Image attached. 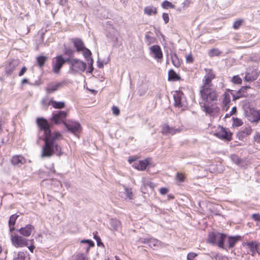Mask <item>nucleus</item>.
<instances>
[{"instance_id": "13d9d810", "label": "nucleus", "mask_w": 260, "mask_h": 260, "mask_svg": "<svg viewBox=\"0 0 260 260\" xmlns=\"http://www.w3.org/2000/svg\"><path fill=\"white\" fill-rule=\"evenodd\" d=\"M76 260H87V259L84 254H80L77 256Z\"/></svg>"}, {"instance_id": "de8ad7c7", "label": "nucleus", "mask_w": 260, "mask_h": 260, "mask_svg": "<svg viewBox=\"0 0 260 260\" xmlns=\"http://www.w3.org/2000/svg\"><path fill=\"white\" fill-rule=\"evenodd\" d=\"M230 95L229 93H225L224 94V99L223 100V103L225 105V106H226L230 102Z\"/></svg>"}, {"instance_id": "423d86ee", "label": "nucleus", "mask_w": 260, "mask_h": 260, "mask_svg": "<svg viewBox=\"0 0 260 260\" xmlns=\"http://www.w3.org/2000/svg\"><path fill=\"white\" fill-rule=\"evenodd\" d=\"M11 241L12 245L16 248L27 246L29 240L18 235H11Z\"/></svg>"}, {"instance_id": "ea45409f", "label": "nucleus", "mask_w": 260, "mask_h": 260, "mask_svg": "<svg viewBox=\"0 0 260 260\" xmlns=\"http://www.w3.org/2000/svg\"><path fill=\"white\" fill-rule=\"evenodd\" d=\"M124 193L125 194L127 199H128L129 200L133 199V193L132 191V189L125 188L124 189Z\"/></svg>"}, {"instance_id": "a211bd4d", "label": "nucleus", "mask_w": 260, "mask_h": 260, "mask_svg": "<svg viewBox=\"0 0 260 260\" xmlns=\"http://www.w3.org/2000/svg\"><path fill=\"white\" fill-rule=\"evenodd\" d=\"M35 227L31 224H27L24 227L21 228L18 232L24 237H28L34 231Z\"/></svg>"}, {"instance_id": "c03bdc74", "label": "nucleus", "mask_w": 260, "mask_h": 260, "mask_svg": "<svg viewBox=\"0 0 260 260\" xmlns=\"http://www.w3.org/2000/svg\"><path fill=\"white\" fill-rule=\"evenodd\" d=\"M232 81L235 84H241L242 83V79L239 75H236L233 77Z\"/></svg>"}, {"instance_id": "f257e3e1", "label": "nucleus", "mask_w": 260, "mask_h": 260, "mask_svg": "<svg viewBox=\"0 0 260 260\" xmlns=\"http://www.w3.org/2000/svg\"><path fill=\"white\" fill-rule=\"evenodd\" d=\"M37 123L39 127L38 143L39 140L45 142V145L41 151L42 158L50 157L54 154L60 156L62 152L61 148L57 143V141L61 138V135L58 132H51L50 124L43 118H38Z\"/></svg>"}, {"instance_id": "5701e85b", "label": "nucleus", "mask_w": 260, "mask_h": 260, "mask_svg": "<svg viewBox=\"0 0 260 260\" xmlns=\"http://www.w3.org/2000/svg\"><path fill=\"white\" fill-rule=\"evenodd\" d=\"M142 185L141 187V188L142 191H143V192H144V193H145V192L144 191V190H145V188L147 186H149L151 189H153V187L155 186V184L151 182L150 181V180H149V179H148L144 177L142 178Z\"/></svg>"}, {"instance_id": "338daca9", "label": "nucleus", "mask_w": 260, "mask_h": 260, "mask_svg": "<svg viewBox=\"0 0 260 260\" xmlns=\"http://www.w3.org/2000/svg\"><path fill=\"white\" fill-rule=\"evenodd\" d=\"M256 252L260 256V242L258 243V245H257V250Z\"/></svg>"}, {"instance_id": "6e6552de", "label": "nucleus", "mask_w": 260, "mask_h": 260, "mask_svg": "<svg viewBox=\"0 0 260 260\" xmlns=\"http://www.w3.org/2000/svg\"><path fill=\"white\" fill-rule=\"evenodd\" d=\"M175 107L183 108L186 107V101L182 91H176L173 95Z\"/></svg>"}, {"instance_id": "20e7f679", "label": "nucleus", "mask_w": 260, "mask_h": 260, "mask_svg": "<svg viewBox=\"0 0 260 260\" xmlns=\"http://www.w3.org/2000/svg\"><path fill=\"white\" fill-rule=\"evenodd\" d=\"M226 239V235L211 233L209 234L208 241L211 244H216L218 247L224 248V243Z\"/></svg>"}, {"instance_id": "dca6fc26", "label": "nucleus", "mask_w": 260, "mask_h": 260, "mask_svg": "<svg viewBox=\"0 0 260 260\" xmlns=\"http://www.w3.org/2000/svg\"><path fill=\"white\" fill-rule=\"evenodd\" d=\"M205 70L206 74L203 79L202 85H213L212 84V80L215 78V74L211 69H205Z\"/></svg>"}, {"instance_id": "09e8293b", "label": "nucleus", "mask_w": 260, "mask_h": 260, "mask_svg": "<svg viewBox=\"0 0 260 260\" xmlns=\"http://www.w3.org/2000/svg\"><path fill=\"white\" fill-rule=\"evenodd\" d=\"M243 124V121L241 119L238 118H234L233 121V125L235 126H240Z\"/></svg>"}, {"instance_id": "bb28decb", "label": "nucleus", "mask_w": 260, "mask_h": 260, "mask_svg": "<svg viewBox=\"0 0 260 260\" xmlns=\"http://www.w3.org/2000/svg\"><path fill=\"white\" fill-rule=\"evenodd\" d=\"M240 239V236H237L235 237H227L226 239L224 242H227L229 245L230 248H232L235 245V244L239 241Z\"/></svg>"}, {"instance_id": "69168bd1", "label": "nucleus", "mask_w": 260, "mask_h": 260, "mask_svg": "<svg viewBox=\"0 0 260 260\" xmlns=\"http://www.w3.org/2000/svg\"><path fill=\"white\" fill-rule=\"evenodd\" d=\"M190 4V2L189 0H185L183 3V7H187L189 6Z\"/></svg>"}, {"instance_id": "9d476101", "label": "nucleus", "mask_w": 260, "mask_h": 260, "mask_svg": "<svg viewBox=\"0 0 260 260\" xmlns=\"http://www.w3.org/2000/svg\"><path fill=\"white\" fill-rule=\"evenodd\" d=\"M68 113L64 111H60L56 114H53L51 117V120L55 124H59L60 123H67L65 121L67 117Z\"/></svg>"}, {"instance_id": "864d4df0", "label": "nucleus", "mask_w": 260, "mask_h": 260, "mask_svg": "<svg viewBox=\"0 0 260 260\" xmlns=\"http://www.w3.org/2000/svg\"><path fill=\"white\" fill-rule=\"evenodd\" d=\"M112 109V112H113V114H114L116 116H117L119 114L120 110L117 107L113 106Z\"/></svg>"}, {"instance_id": "f03ea898", "label": "nucleus", "mask_w": 260, "mask_h": 260, "mask_svg": "<svg viewBox=\"0 0 260 260\" xmlns=\"http://www.w3.org/2000/svg\"><path fill=\"white\" fill-rule=\"evenodd\" d=\"M200 92L202 100L206 102L210 103L217 98L218 94L213 85H202Z\"/></svg>"}, {"instance_id": "49530a36", "label": "nucleus", "mask_w": 260, "mask_h": 260, "mask_svg": "<svg viewBox=\"0 0 260 260\" xmlns=\"http://www.w3.org/2000/svg\"><path fill=\"white\" fill-rule=\"evenodd\" d=\"M231 159L236 164L238 165L240 163L241 160L239 157L235 154L232 155L231 156Z\"/></svg>"}, {"instance_id": "e433bc0d", "label": "nucleus", "mask_w": 260, "mask_h": 260, "mask_svg": "<svg viewBox=\"0 0 260 260\" xmlns=\"http://www.w3.org/2000/svg\"><path fill=\"white\" fill-rule=\"evenodd\" d=\"M221 53V52L218 49L213 48L210 50L208 52V54L210 57H213L215 56H219Z\"/></svg>"}, {"instance_id": "473e14b6", "label": "nucleus", "mask_w": 260, "mask_h": 260, "mask_svg": "<svg viewBox=\"0 0 260 260\" xmlns=\"http://www.w3.org/2000/svg\"><path fill=\"white\" fill-rule=\"evenodd\" d=\"M179 79V76L173 70H170L168 73L169 80H177Z\"/></svg>"}, {"instance_id": "f704fd0d", "label": "nucleus", "mask_w": 260, "mask_h": 260, "mask_svg": "<svg viewBox=\"0 0 260 260\" xmlns=\"http://www.w3.org/2000/svg\"><path fill=\"white\" fill-rule=\"evenodd\" d=\"M171 58L172 62L173 65L176 67H179L180 66V63L177 55L176 53H174L173 55H172Z\"/></svg>"}, {"instance_id": "a878e982", "label": "nucleus", "mask_w": 260, "mask_h": 260, "mask_svg": "<svg viewBox=\"0 0 260 260\" xmlns=\"http://www.w3.org/2000/svg\"><path fill=\"white\" fill-rule=\"evenodd\" d=\"M13 260H30L26 251H19L14 256Z\"/></svg>"}, {"instance_id": "1a4fd4ad", "label": "nucleus", "mask_w": 260, "mask_h": 260, "mask_svg": "<svg viewBox=\"0 0 260 260\" xmlns=\"http://www.w3.org/2000/svg\"><path fill=\"white\" fill-rule=\"evenodd\" d=\"M64 125L68 131L75 136H78V134L81 132L82 129L80 124L75 121H69L68 122L64 123Z\"/></svg>"}, {"instance_id": "a18cd8bd", "label": "nucleus", "mask_w": 260, "mask_h": 260, "mask_svg": "<svg viewBox=\"0 0 260 260\" xmlns=\"http://www.w3.org/2000/svg\"><path fill=\"white\" fill-rule=\"evenodd\" d=\"M93 60L92 58H90V60L88 61V68L87 71V72L89 73H92L93 70Z\"/></svg>"}, {"instance_id": "2eb2a0df", "label": "nucleus", "mask_w": 260, "mask_h": 260, "mask_svg": "<svg viewBox=\"0 0 260 260\" xmlns=\"http://www.w3.org/2000/svg\"><path fill=\"white\" fill-rule=\"evenodd\" d=\"M107 37L111 42L116 43L118 41L119 33L115 28L109 27L107 29Z\"/></svg>"}, {"instance_id": "603ef678", "label": "nucleus", "mask_w": 260, "mask_h": 260, "mask_svg": "<svg viewBox=\"0 0 260 260\" xmlns=\"http://www.w3.org/2000/svg\"><path fill=\"white\" fill-rule=\"evenodd\" d=\"M254 140L257 143L260 144V133L256 132L254 136Z\"/></svg>"}, {"instance_id": "6e6d98bb", "label": "nucleus", "mask_w": 260, "mask_h": 260, "mask_svg": "<svg viewBox=\"0 0 260 260\" xmlns=\"http://www.w3.org/2000/svg\"><path fill=\"white\" fill-rule=\"evenodd\" d=\"M197 254L193 252H190L188 254L187 258V260H192L197 256Z\"/></svg>"}, {"instance_id": "774afa93", "label": "nucleus", "mask_w": 260, "mask_h": 260, "mask_svg": "<svg viewBox=\"0 0 260 260\" xmlns=\"http://www.w3.org/2000/svg\"><path fill=\"white\" fill-rule=\"evenodd\" d=\"M28 248V249L31 252H33V250L35 249V247L34 245H30V246H27Z\"/></svg>"}, {"instance_id": "72a5a7b5", "label": "nucleus", "mask_w": 260, "mask_h": 260, "mask_svg": "<svg viewBox=\"0 0 260 260\" xmlns=\"http://www.w3.org/2000/svg\"><path fill=\"white\" fill-rule=\"evenodd\" d=\"M48 57L45 56H40L37 57V62L39 66L42 67L46 61L47 60Z\"/></svg>"}, {"instance_id": "412c9836", "label": "nucleus", "mask_w": 260, "mask_h": 260, "mask_svg": "<svg viewBox=\"0 0 260 260\" xmlns=\"http://www.w3.org/2000/svg\"><path fill=\"white\" fill-rule=\"evenodd\" d=\"M63 82H58L49 84L46 87L48 93H52L60 89L63 85Z\"/></svg>"}, {"instance_id": "58836bf2", "label": "nucleus", "mask_w": 260, "mask_h": 260, "mask_svg": "<svg viewBox=\"0 0 260 260\" xmlns=\"http://www.w3.org/2000/svg\"><path fill=\"white\" fill-rule=\"evenodd\" d=\"M161 7L164 9H168L169 8H174L175 6L173 5L171 2L168 1H164L161 3Z\"/></svg>"}, {"instance_id": "0eeeda50", "label": "nucleus", "mask_w": 260, "mask_h": 260, "mask_svg": "<svg viewBox=\"0 0 260 260\" xmlns=\"http://www.w3.org/2000/svg\"><path fill=\"white\" fill-rule=\"evenodd\" d=\"M69 59H65L62 55H58L53 58L52 61V71L55 74L59 73L60 70L66 62H68Z\"/></svg>"}, {"instance_id": "6ab92c4d", "label": "nucleus", "mask_w": 260, "mask_h": 260, "mask_svg": "<svg viewBox=\"0 0 260 260\" xmlns=\"http://www.w3.org/2000/svg\"><path fill=\"white\" fill-rule=\"evenodd\" d=\"M11 162L13 166L19 167L25 163L26 160L22 155H16L12 157Z\"/></svg>"}, {"instance_id": "e2e57ef3", "label": "nucleus", "mask_w": 260, "mask_h": 260, "mask_svg": "<svg viewBox=\"0 0 260 260\" xmlns=\"http://www.w3.org/2000/svg\"><path fill=\"white\" fill-rule=\"evenodd\" d=\"M26 70H27V69L26 67H23L21 69V71L19 72L18 75L19 76H22L25 73V72L26 71Z\"/></svg>"}, {"instance_id": "39448f33", "label": "nucleus", "mask_w": 260, "mask_h": 260, "mask_svg": "<svg viewBox=\"0 0 260 260\" xmlns=\"http://www.w3.org/2000/svg\"><path fill=\"white\" fill-rule=\"evenodd\" d=\"M245 117L251 123H257L260 121V110L247 107L244 109Z\"/></svg>"}, {"instance_id": "bf43d9fd", "label": "nucleus", "mask_w": 260, "mask_h": 260, "mask_svg": "<svg viewBox=\"0 0 260 260\" xmlns=\"http://www.w3.org/2000/svg\"><path fill=\"white\" fill-rule=\"evenodd\" d=\"M186 61L187 63H192L193 62V59L191 54L186 56Z\"/></svg>"}, {"instance_id": "2f4dec72", "label": "nucleus", "mask_w": 260, "mask_h": 260, "mask_svg": "<svg viewBox=\"0 0 260 260\" xmlns=\"http://www.w3.org/2000/svg\"><path fill=\"white\" fill-rule=\"evenodd\" d=\"M110 224L113 230L117 231L120 225V222L116 219H111Z\"/></svg>"}, {"instance_id": "aec40b11", "label": "nucleus", "mask_w": 260, "mask_h": 260, "mask_svg": "<svg viewBox=\"0 0 260 260\" xmlns=\"http://www.w3.org/2000/svg\"><path fill=\"white\" fill-rule=\"evenodd\" d=\"M252 129L250 127H246L239 132L238 137L240 140H243L245 138L249 136L252 133Z\"/></svg>"}, {"instance_id": "052dcab7", "label": "nucleus", "mask_w": 260, "mask_h": 260, "mask_svg": "<svg viewBox=\"0 0 260 260\" xmlns=\"http://www.w3.org/2000/svg\"><path fill=\"white\" fill-rule=\"evenodd\" d=\"M162 18L165 23H168L169 21V17L167 13H164L162 14Z\"/></svg>"}, {"instance_id": "37998d69", "label": "nucleus", "mask_w": 260, "mask_h": 260, "mask_svg": "<svg viewBox=\"0 0 260 260\" xmlns=\"http://www.w3.org/2000/svg\"><path fill=\"white\" fill-rule=\"evenodd\" d=\"M176 180L179 183H181L184 181L185 177L182 173H178L176 176Z\"/></svg>"}, {"instance_id": "79ce46f5", "label": "nucleus", "mask_w": 260, "mask_h": 260, "mask_svg": "<svg viewBox=\"0 0 260 260\" xmlns=\"http://www.w3.org/2000/svg\"><path fill=\"white\" fill-rule=\"evenodd\" d=\"M81 243H86L88 244L87 247L86 248V250H88L91 247L94 246V243L93 241L90 240H83L81 241Z\"/></svg>"}, {"instance_id": "5fc2aeb1", "label": "nucleus", "mask_w": 260, "mask_h": 260, "mask_svg": "<svg viewBox=\"0 0 260 260\" xmlns=\"http://www.w3.org/2000/svg\"><path fill=\"white\" fill-rule=\"evenodd\" d=\"M215 259L216 260H229L227 256L219 254L216 256Z\"/></svg>"}, {"instance_id": "ddd939ff", "label": "nucleus", "mask_w": 260, "mask_h": 260, "mask_svg": "<svg viewBox=\"0 0 260 260\" xmlns=\"http://www.w3.org/2000/svg\"><path fill=\"white\" fill-rule=\"evenodd\" d=\"M181 128L180 127L175 128L170 126L167 124H164L162 125L161 133L165 135H174L181 132Z\"/></svg>"}, {"instance_id": "680f3d73", "label": "nucleus", "mask_w": 260, "mask_h": 260, "mask_svg": "<svg viewBox=\"0 0 260 260\" xmlns=\"http://www.w3.org/2000/svg\"><path fill=\"white\" fill-rule=\"evenodd\" d=\"M160 193L162 194H166L168 192V189L167 188L162 187L159 189Z\"/></svg>"}, {"instance_id": "c9c22d12", "label": "nucleus", "mask_w": 260, "mask_h": 260, "mask_svg": "<svg viewBox=\"0 0 260 260\" xmlns=\"http://www.w3.org/2000/svg\"><path fill=\"white\" fill-rule=\"evenodd\" d=\"M81 51H82L83 55L87 61L90 60V58H92L91 57V52L89 49L85 48Z\"/></svg>"}, {"instance_id": "8fccbe9b", "label": "nucleus", "mask_w": 260, "mask_h": 260, "mask_svg": "<svg viewBox=\"0 0 260 260\" xmlns=\"http://www.w3.org/2000/svg\"><path fill=\"white\" fill-rule=\"evenodd\" d=\"M242 22L243 21L242 20H238L236 21L233 24V28L235 29L239 28L242 24Z\"/></svg>"}, {"instance_id": "4c0bfd02", "label": "nucleus", "mask_w": 260, "mask_h": 260, "mask_svg": "<svg viewBox=\"0 0 260 260\" xmlns=\"http://www.w3.org/2000/svg\"><path fill=\"white\" fill-rule=\"evenodd\" d=\"M250 87L249 86H245L242 87L239 90V94H240V95H238L237 96H235V95H233V100H236L237 99H238L240 96H245V95L243 94H242L241 92L244 91V90H246L247 89L250 88Z\"/></svg>"}, {"instance_id": "4d7b16f0", "label": "nucleus", "mask_w": 260, "mask_h": 260, "mask_svg": "<svg viewBox=\"0 0 260 260\" xmlns=\"http://www.w3.org/2000/svg\"><path fill=\"white\" fill-rule=\"evenodd\" d=\"M252 218L254 220L260 222V214H253L252 215Z\"/></svg>"}, {"instance_id": "f8f14e48", "label": "nucleus", "mask_w": 260, "mask_h": 260, "mask_svg": "<svg viewBox=\"0 0 260 260\" xmlns=\"http://www.w3.org/2000/svg\"><path fill=\"white\" fill-rule=\"evenodd\" d=\"M215 135L221 140L230 141L232 139V134L228 132L225 128L222 127H219L217 129Z\"/></svg>"}, {"instance_id": "b1692460", "label": "nucleus", "mask_w": 260, "mask_h": 260, "mask_svg": "<svg viewBox=\"0 0 260 260\" xmlns=\"http://www.w3.org/2000/svg\"><path fill=\"white\" fill-rule=\"evenodd\" d=\"M72 42H73L74 45L76 47V50L78 52L82 51L85 48L84 47L83 42L80 39H73Z\"/></svg>"}, {"instance_id": "393cba45", "label": "nucleus", "mask_w": 260, "mask_h": 260, "mask_svg": "<svg viewBox=\"0 0 260 260\" xmlns=\"http://www.w3.org/2000/svg\"><path fill=\"white\" fill-rule=\"evenodd\" d=\"M258 74L256 72L251 73H246L244 77V80L248 82H251L257 79L258 77Z\"/></svg>"}, {"instance_id": "0e129e2a", "label": "nucleus", "mask_w": 260, "mask_h": 260, "mask_svg": "<svg viewBox=\"0 0 260 260\" xmlns=\"http://www.w3.org/2000/svg\"><path fill=\"white\" fill-rule=\"evenodd\" d=\"M49 101H48V100L47 99H43L42 100V104L44 105V106H49V105H48V103H49Z\"/></svg>"}, {"instance_id": "9b49d317", "label": "nucleus", "mask_w": 260, "mask_h": 260, "mask_svg": "<svg viewBox=\"0 0 260 260\" xmlns=\"http://www.w3.org/2000/svg\"><path fill=\"white\" fill-rule=\"evenodd\" d=\"M139 242L141 243L147 244L150 247L155 248L161 246V243L158 240L147 237V238H141L139 239Z\"/></svg>"}, {"instance_id": "4468645a", "label": "nucleus", "mask_w": 260, "mask_h": 260, "mask_svg": "<svg viewBox=\"0 0 260 260\" xmlns=\"http://www.w3.org/2000/svg\"><path fill=\"white\" fill-rule=\"evenodd\" d=\"M150 54H153V57L157 61L161 60L163 57V54L161 48L158 45H153L149 48Z\"/></svg>"}, {"instance_id": "7c9ffc66", "label": "nucleus", "mask_w": 260, "mask_h": 260, "mask_svg": "<svg viewBox=\"0 0 260 260\" xmlns=\"http://www.w3.org/2000/svg\"><path fill=\"white\" fill-rule=\"evenodd\" d=\"M18 216H19L18 215L13 214L10 217L9 221V226L10 232H12L14 230V225H15L16 220Z\"/></svg>"}, {"instance_id": "c756f323", "label": "nucleus", "mask_w": 260, "mask_h": 260, "mask_svg": "<svg viewBox=\"0 0 260 260\" xmlns=\"http://www.w3.org/2000/svg\"><path fill=\"white\" fill-rule=\"evenodd\" d=\"M144 13L148 16L155 15L157 13V9L153 6H147L144 8Z\"/></svg>"}, {"instance_id": "4be33fe9", "label": "nucleus", "mask_w": 260, "mask_h": 260, "mask_svg": "<svg viewBox=\"0 0 260 260\" xmlns=\"http://www.w3.org/2000/svg\"><path fill=\"white\" fill-rule=\"evenodd\" d=\"M148 164V161L147 160H140L138 162H135L133 166L136 169L138 170L143 171L146 169L147 165Z\"/></svg>"}, {"instance_id": "a19ab883", "label": "nucleus", "mask_w": 260, "mask_h": 260, "mask_svg": "<svg viewBox=\"0 0 260 260\" xmlns=\"http://www.w3.org/2000/svg\"><path fill=\"white\" fill-rule=\"evenodd\" d=\"M146 43L148 45L153 44L155 43V39L153 37H151L148 35H145Z\"/></svg>"}, {"instance_id": "c85d7f7f", "label": "nucleus", "mask_w": 260, "mask_h": 260, "mask_svg": "<svg viewBox=\"0 0 260 260\" xmlns=\"http://www.w3.org/2000/svg\"><path fill=\"white\" fill-rule=\"evenodd\" d=\"M48 105H51L55 109H62L65 107V103L63 102H57L50 100Z\"/></svg>"}, {"instance_id": "3c124183", "label": "nucleus", "mask_w": 260, "mask_h": 260, "mask_svg": "<svg viewBox=\"0 0 260 260\" xmlns=\"http://www.w3.org/2000/svg\"><path fill=\"white\" fill-rule=\"evenodd\" d=\"M93 234V238L96 241L98 245L99 246L100 243L102 244V243H101V239H100V237H99L97 235L98 232H94Z\"/></svg>"}, {"instance_id": "cd10ccee", "label": "nucleus", "mask_w": 260, "mask_h": 260, "mask_svg": "<svg viewBox=\"0 0 260 260\" xmlns=\"http://www.w3.org/2000/svg\"><path fill=\"white\" fill-rule=\"evenodd\" d=\"M245 245L250 249V251L252 253V255H253L256 251L258 243L253 241L247 242L245 243Z\"/></svg>"}, {"instance_id": "7ed1b4c3", "label": "nucleus", "mask_w": 260, "mask_h": 260, "mask_svg": "<svg viewBox=\"0 0 260 260\" xmlns=\"http://www.w3.org/2000/svg\"><path fill=\"white\" fill-rule=\"evenodd\" d=\"M68 62L71 74H80L84 72L86 68V63L79 59H69Z\"/></svg>"}, {"instance_id": "f3484780", "label": "nucleus", "mask_w": 260, "mask_h": 260, "mask_svg": "<svg viewBox=\"0 0 260 260\" xmlns=\"http://www.w3.org/2000/svg\"><path fill=\"white\" fill-rule=\"evenodd\" d=\"M19 61L18 60L13 59L9 61L5 67V71L7 75H11L13 71L15 70L16 68L19 64Z\"/></svg>"}]
</instances>
